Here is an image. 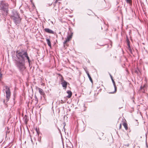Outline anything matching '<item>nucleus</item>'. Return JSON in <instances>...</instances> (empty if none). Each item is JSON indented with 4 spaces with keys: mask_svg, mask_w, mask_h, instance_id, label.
<instances>
[{
    "mask_svg": "<svg viewBox=\"0 0 148 148\" xmlns=\"http://www.w3.org/2000/svg\"><path fill=\"white\" fill-rule=\"evenodd\" d=\"M16 55V59L14 60L15 66L20 72L23 73L26 69L25 63L27 62H26V60H27L29 67L30 66L31 61L26 51H17Z\"/></svg>",
    "mask_w": 148,
    "mask_h": 148,
    "instance_id": "1",
    "label": "nucleus"
},
{
    "mask_svg": "<svg viewBox=\"0 0 148 148\" xmlns=\"http://www.w3.org/2000/svg\"><path fill=\"white\" fill-rule=\"evenodd\" d=\"M10 18L16 25L19 24L21 21V18L18 13L16 10H12L10 15Z\"/></svg>",
    "mask_w": 148,
    "mask_h": 148,
    "instance_id": "2",
    "label": "nucleus"
},
{
    "mask_svg": "<svg viewBox=\"0 0 148 148\" xmlns=\"http://www.w3.org/2000/svg\"><path fill=\"white\" fill-rule=\"evenodd\" d=\"M0 9L7 13L8 12V4L5 1H0Z\"/></svg>",
    "mask_w": 148,
    "mask_h": 148,
    "instance_id": "3",
    "label": "nucleus"
},
{
    "mask_svg": "<svg viewBox=\"0 0 148 148\" xmlns=\"http://www.w3.org/2000/svg\"><path fill=\"white\" fill-rule=\"evenodd\" d=\"M5 93L6 94L5 100H3V103L5 104H6V103L9 101L11 93L10 88L8 86H5Z\"/></svg>",
    "mask_w": 148,
    "mask_h": 148,
    "instance_id": "4",
    "label": "nucleus"
},
{
    "mask_svg": "<svg viewBox=\"0 0 148 148\" xmlns=\"http://www.w3.org/2000/svg\"><path fill=\"white\" fill-rule=\"evenodd\" d=\"M72 34L73 33H71V34H70L68 35L66 40L63 42L64 46H65V45L66 44L67 42H69L71 40L72 36Z\"/></svg>",
    "mask_w": 148,
    "mask_h": 148,
    "instance_id": "5",
    "label": "nucleus"
},
{
    "mask_svg": "<svg viewBox=\"0 0 148 148\" xmlns=\"http://www.w3.org/2000/svg\"><path fill=\"white\" fill-rule=\"evenodd\" d=\"M61 84H62V86L64 88V89H65L66 88L67 84H69V83L65 81L62 82L61 83Z\"/></svg>",
    "mask_w": 148,
    "mask_h": 148,
    "instance_id": "6",
    "label": "nucleus"
},
{
    "mask_svg": "<svg viewBox=\"0 0 148 148\" xmlns=\"http://www.w3.org/2000/svg\"><path fill=\"white\" fill-rule=\"evenodd\" d=\"M44 31L46 33L49 34H54L55 32L48 28H45L44 29Z\"/></svg>",
    "mask_w": 148,
    "mask_h": 148,
    "instance_id": "7",
    "label": "nucleus"
},
{
    "mask_svg": "<svg viewBox=\"0 0 148 148\" xmlns=\"http://www.w3.org/2000/svg\"><path fill=\"white\" fill-rule=\"evenodd\" d=\"M38 89L39 93L41 95L44 96L45 95V92L42 89L39 88H38Z\"/></svg>",
    "mask_w": 148,
    "mask_h": 148,
    "instance_id": "8",
    "label": "nucleus"
},
{
    "mask_svg": "<svg viewBox=\"0 0 148 148\" xmlns=\"http://www.w3.org/2000/svg\"><path fill=\"white\" fill-rule=\"evenodd\" d=\"M112 83H113V84L114 87V92H110V93H114L115 92H116V84H115L114 81L113 79H112Z\"/></svg>",
    "mask_w": 148,
    "mask_h": 148,
    "instance_id": "9",
    "label": "nucleus"
},
{
    "mask_svg": "<svg viewBox=\"0 0 148 148\" xmlns=\"http://www.w3.org/2000/svg\"><path fill=\"white\" fill-rule=\"evenodd\" d=\"M46 40L47 42V44L49 46V47H51V42L50 40V39H48V38H46Z\"/></svg>",
    "mask_w": 148,
    "mask_h": 148,
    "instance_id": "10",
    "label": "nucleus"
},
{
    "mask_svg": "<svg viewBox=\"0 0 148 148\" xmlns=\"http://www.w3.org/2000/svg\"><path fill=\"white\" fill-rule=\"evenodd\" d=\"M67 93L68 94V95L67 96V97L69 98H71L72 95V92L71 91H68Z\"/></svg>",
    "mask_w": 148,
    "mask_h": 148,
    "instance_id": "11",
    "label": "nucleus"
},
{
    "mask_svg": "<svg viewBox=\"0 0 148 148\" xmlns=\"http://www.w3.org/2000/svg\"><path fill=\"white\" fill-rule=\"evenodd\" d=\"M123 126H124L125 130H127V124L124 123H123Z\"/></svg>",
    "mask_w": 148,
    "mask_h": 148,
    "instance_id": "12",
    "label": "nucleus"
},
{
    "mask_svg": "<svg viewBox=\"0 0 148 148\" xmlns=\"http://www.w3.org/2000/svg\"><path fill=\"white\" fill-rule=\"evenodd\" d=\"M128 49L129 50V51L131 53V54H132V49H131V47H130V45H128Z\"/></svg>",
    "mask_w": 148,
    "mask_h": 148,
    "instance_id": "13",
    "label": "nucleus"
},
{
    "mask_svg": "<svg viewBox=\"0 0 148 148\" xmlns=\"http://www.w3.org/2000/svg\"><path fill=\"white\" fill-rule=\"evenodd\" d=\"M60 76H61V78L60 79V81H61V83L62 82H64V81H65V80H64V78H63V77L62 76V75H60Z\"/></svg>",
    "mask_w": 148,
    "mask_h": 148,
    "instance_id": "14",
    "label": "nucleus"
},
{
    "mask_svg": "<svg viewBox=\"0 0 148 148\" xmlns=\"http://www.w3.org/2000/svg\"><path fill=\"white\" fill-rule=\"evenodd\" d=\"M147 86L146 84H144L143 86H141L140 87V89H144L145 88H146Z\"/></svg>",
    "mask_w": 148,
    "mask_h": 148,
    "instance_id": "15",
    "label": "nucleus"
},
{
    "mask_svg": "<svg viewBox=\"0 0 148 148\" xmlns=\"http://www.w3.org/2000/svg\"><path fill=\"white\" fill-rule=\"evenodd\" d=\"M88 77L89 78L90 81V82L92 83V79L91 77H90V75H88Z\"/></svg>",
    "mask_w": 148,
    "mask_h": 148,
    "instance_id": "16",
    "label": "nucleus"
},
{
    "mask_svg": "<svg viewBox=\"0 0 148 148\" xmlns=\"http://www.w3.org/2000/svg\"><path fill=\"white\" fill-rule=\"evenodd\" d=\"M126 41L127 43V46L130 45V41L128 39V38L127 37V39H126Z\"/></svg>",
    "mask_w": 148,
    "mask_h": 148,
    "instance_id": "17",
    "label": "nucleus"
},
{
    "mask_svg": "<svg viewBox=\"0 0 148 148\" xmlns=\"http://www.w3.org/2000/svg\"><path fill=\"white\" fill-rule=\"evenodd\" d=\"M36 130L37 133L38 135L39 133V131L38 130L37 128L36 129Z\"/></svg>",
    "mask_w": 148,
    "mask_h": 148,
    "instance_id": "18",
    "label": "nucleus"
},
{
    "mask_svg": "<svg viewBox=\"0 0 148 148\" xmlns=\"http://www.w3.org/2000/svg\"><path fill=\"white\" fill-rule=\"evenodd\" d=\"M126 2L128 3H130L131 2V0H126Z\"/></svg>",
    "mask_w": 148,
    "mask_h": 148,
    "instance_id": "19",
    "label": "nucleus"
},
{
    "mask_svg": "<svg viewBox=\"0 0 148 148\" xmlns=\"http://www.w3.org/2000/svg\"><path fill=\"white\" fill-rule=\"evenodd\" d=\"M85 71L86 72L88 76V75H90L89 74L88 71H86V70H85Z\"/></svg>",
    "mask_w": 148,
    "mask_h": 148,
    "instance_id": "20",
    "label": "nucleus"
},
{
    "mask_svg": "<svg viewBox=\"0 0 148 148\" xmlns=\"http://www.w3.org/2000/svg\"><path fill=\"white\" fill-rule=\"evenodd\" d=\"M109 75H110V77H111V80H112V79H113V78H112V75H111V74L110 73H109Z\"/></svg>",
    "mask_w": 148,
    "mask_h": 148,
    "instance_id": "21",
    "label": "nucleus"
},
{
    "mask_svg": "<svg viewBox=\"0 0 148 148\" xmlns=\"http://www.w3.org/2000/svg\"><path fill=\"white\" fill-rule=\"evenodd\" d=\"M121 124H120V125H119V129H120L121 128Z\"/></svg>",
    "mask_w": 148,
    "mask_h": 148,
    "instance_id": "22",
    "label": "nucleus"
},
{
    "mask_svg": "<svg viewBox=\"0 0 148 148\" xmlns=\"http://www.w3.org/2000/svg\"><path fill=\"white\" fill-rule=\"evenodd\" d=\"M129 144H125V146H127V147H128L129 146Z\"/></svg>",
    "mask_w": 148,
    "mask_h": 148,
    "instance_id": "23",
    "label": "nucleus"
},
{
    "mask_svg": "<svg viewBox=\"0 0 148 148\" xmlns=\"http://www.w3.org/2000/svg\"><path fill=\"white\" fill-rule=\"evenodd\" d=\"M0 77H2V75L0 72Z\"/></svg>",
    "mask_w": 148,
    "mask_h": 148,
    "instance_id": "24",
    "label": "nucleus"
},
{
    "mask_svg": "<svg viewBox=\"0 0 148 148\" xmlns=\"http://www.w3.org/2000/svg\"><path fill=\"white\" fill-rule=\"evenodd\" d=\"M61 102L62 103H64V101L62 100H61Z\"/></svg>",
    "mask_w": 148,
    "mask_h": 148,
    "instance_id": "25",
    "label": "nucleus"
},
{
    "mask_svg": "<svg viewBox=\"0 0 148 148\" xmlns=\"http://www.w3.org/2000/svg\"><path fill=\"white\" fill-rule=\"evenodd\" d=\"M135 72L136 73H137V71H135Z\"/></svg>",
    "mask_w": 148,
    "mask_h": 148,
    "instance_id": "26",
    "label": "nucleus"
},
{
    "mask_svg": "<svg viewBox=\"0 0 148 148\" xmlns=\"http://www.w3.org/2000/svg\"><path fill=\"white\" fill-rule=\"evenodd\" d=\"M63 148H64V145H63Z\"/></svg>",
    "mask_w": 148,
    "mask_h": 148,
    "instance_id": "27",
    "label": "nucleus"
}]
</instances>
